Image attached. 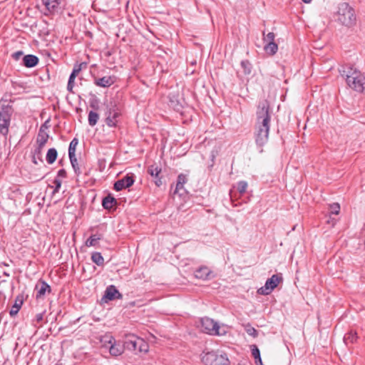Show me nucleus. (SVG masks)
<instances>
[{"instance_id": "f257e3e1", "label": "nucleus", "mask_w": 365, "mask_h": 365, "mask_svg": "<svg viewBox=\"0 0 365 365\" xmlns=\"http://www.w3.org/2000/svg\"><path fill=\"white\" fill-rule=\"evenodd\" d=\"M271 121V107L268 100L259 102L256 110L255 125V143L259 146L264 145L269 139Z\"/></svg>"}, {"instance_id": "f03ea898", "label": "nucleus", "mask_w": 365, "mask_h": 365, "mask_svg": "<svg viewBox=\"0 0 365 365\" xmlns=\"http://www.w3.org/2000/svg\"><path fill=\"white\" fill-rule=\"evenodd\" d=\"M334 16L336 22L348 29H351L356 24L355 10L347 2H341L338 4Z\"/></svg>"}, {"instance_id": "7ed1b4c3", "label": "nucleus", "mask_w": 365, "mask_h": 365, "mask_svg": "<svg viewBox=\"0 0 365 365\" xmlns=\"http://www.w3.org/2000/svg\"><path fill=\"white\" fill-rule=\"evenodd\" d=\"M341 76H346V81L349 86L358 91H364V81L365 78L360 71L356 68L353 65L347 64L339 70Z\"/></svg>"}, {"instance_id": "20e7f679", "label": "nucleus", "mask_w": 365, "mask_h": 365, "mask_svg": "<svg viewBox=\"0 0 365 365\" xmlns=\"http://www.w3.org/2000/svg\"><path fill=\"white\" fill-rule=\"evenodd\" d=\"M201 360L205 365H230L227 354L219 350L204 352Z\"/></svg>"}, {"instance_id": "39448f33", "label": "nucleus", "mask_w": 365, "mask_h": 365, "mask_svg": "<svg viewBox=\"0 0 365 365\" xmlns=\"http://www.w3.org/2000/svg\"><path fill=\"white\" fill-rule=\"evenodd\" d=\"M187 173H180L178 175L175 187L172 192L173 198L178 196L179 198H182V200H186L188 197V192L185 189L184 185L187 183Z\"/></svg>"}, {"instance_id": "423d86ee", "label": "nucleus", "mask_w": 365, "mask_h": 365, "mask_svg": "<svg viewBox=\"0 0 365 365\" xmlns=\"http://www.w3.org/2000/svg\"><path fill=\"white\" fill-rule=\"evenodd\" d=\"M201 326L202 330L210 335L221 336L225 333V331H220V327L217 322L208 317L201 319Z\"/></svg>"}, {"instance_id": "0eeeda50", "label": "nucleus", "mask_w": 365, "mask_h": 365, "mask_svg": "<svg viewBox=\"0 0 365 365\" xmlns=\"http://www.w3.org/2000/svg\"><path fill=\"white\" fill-rule=\"evenodd\" d=\"M125 345L128 349L140 353H146L149 349L148 343L142 338L138 337H133L132 339H128L125 342Z\"/></svg>"}, {"instance_id": "6e6552de", "label": "nucleus", "mask_w": 365, "mask_h": 365, "mask_svg": "<svg viewBox=\"0 0 365 365\" xmlns=\"http://www.w3.org/2000/svg\"><path fill=\"white\" fill-rule=\"evenodd\" d=\"M283 281L282 274H273L270 278L267 279L264 286L261 287L258 292L263 295L269 294L277 286Z\"/></svg>"}, {"instance_id": "1a4fd4ad", "label": "nucleus", "mask_w": 365, "mask_h": 365, "mask_svg": "<svg viewBox=\"0 0 365 365\" xmlns=\"http://www.w3.org/2000/svg\"><path fill=\"white\" fill-rule=\"evenodd\" d=\"M166 95L169 99L170 106L174 110H179L182 108V106L179 101V93L177 88L170 86Z\"/></svg>"}, {"instance_id": "9d476101", "label": "nucleus", "mask_w": 365, "mask_h": 365, "mask_svg": "<svg viewBox=\"0 0 365 365\" xmlns=\"http://www.w3.org/2000/svg\"><path fill=\"white\" fill-rule=\"evenodd\" d=\"M120 113L115 106H112L106 113V124L110 127H114L118 123L117 118L120 116Z\"/></svg>"}, {"instance_id": "9b49d317", "label": "nucleus", "mask_w": 365, "mask_h": 365, "mask_svg": "<svg viewBox=\"0 0 365 365\" xmlns=\"http://www.w3.org/2000/svg\"><path fill=\"white\" fill-rule=\"evenodd\" d=\"M134 182V179L132 175H127L122 179L116 181L114 184V189L116 191L122 190L123 189L130 187Z\"/></svg>"}, {"instance_id": "f8f14e48", "label": "nucleus", "mask_w": 365, "mask_h": 365, "mask_svg": "<svg viewBox=\"0 0 365 365\" xmlns=\"http://www.w3.org/2000/svg\"><path fill=\"white\" fill-rule=\"evenodd\" d=\"M48 134L43 129V126L40 128L39 132L37 135L36 143L38 144L36 152L40 153L42 148L44 147L48 139Z\"/></svg>"}, {"instance_id": "ddd939ff", "label": "nucleus", "mask_w": 365, "mask_h": 365, "mask_svg": "<svg viewBox=\"0 0 365 365\" xmlns=\"http://www.w3.org/2000/svg\"><path fill=\"white\" fill-rule=\"evenodd\" d=\"M212 271L206 266H202L197 268L195 272V277L197 279L207 280L211 278Z\"/></svg>"}, {"instance_id": "4468645a", "label": "nucleus", "mask_w": 365, "mask_h": 365, "mask_svg": "<svg viewBox=\"0 0 365 365\" xmlns=\"http://www.w3.org/2000/svg\"><path fill=\"white\" fill-rule=\"evenodd\" d=\"M36 289L37 299L44 298L46 293L51 291V287L45 281H40L36 286Z\"/></svg>"}, {"instance_id": "2eb2a0df", "label": "nucleus", "mask_w": 365, "mask_h": 365, "mask_svg": "<svg viewBox=\"0 0 365 365\" xmlns=\"http://www.w3.org/2000/svg\"><path fill=\"white\" fill-rule=\"evenodd\" d=\"M103 297L108 300H113L116 298H122V294L118 292L114 285H110L106 288Z\"/></svg>"}, {"instance_id": "dca6fc26", "label": "nucleus", "mask_w": 365, "mask_h": 365, "mask_svg": "<svg viewBox=\"0 0 365 365\" xmlns=\"http://www.w3.org/2000/svg\"><path fill=\"white\" fill-rule=\"evenodd\" d=\"M14 112L13 108L11 105H1L0 106V119L7 120L11 121V115Z\"/></svg>"}, {"instance_id": "f3484780", "label": "nucleus", "mask_w": 365, "mask_h": 365, "mask_svg": "<svg viewBox=\"0 0 365 365\" xmlns=\"http://www.w3.org/2000/svg\"><path fill=\"white\" fill-rule=\"evenodd\" d=\"M23 304H24V297H23V295L19 294L16 297L14 304L11 307V309L9 312L10 316L12 317H15L19 312Z\"/></svg>"}, {"instance_id": "a211bd4d", "label": "nucleus", "mask_w": 365, "mask_h": 365, "mask_svg": "<svg viewBox=\"0 0 365 365\" xmlns=\"http://www.w3.org/2000/svg\"><path fill=\"white\" fill-rule=\"evenodd\" d=\"M114 78L110 76L95 78L94 83L100 87H109L114 83Z\"/></svg>"}, {"instance_id": "6ab92c4d", "label": "nucleus", "mask_w": 365, "mask_h": 365, "mask_svg": "<svg viewBox=\"0 0 365 365\" xmlns=\"http://www.w3.org/2000/svg\"><path fill=\"white\" fill-rule=\"evenodd\" d=\"M165 54L167 56V58L165 56L161 55V72H164L165 71H168L170 69H172L173 61L172 60V56L168 54L167 51H164Z\"/></svg>"}, {"instance_id": "aec40b11", "label": "nucleus", "mask_w": 365, "mask_h": 365, "mask_svg": "<svg viewBox=\"0 0 365 365\" xmlns=\"http://www.w3.org/2000/svg\"><path fill=\"white\" fill-rule=\"evenodd\" d=\"M38 61V58L36 56L32 54L26 55L23 58V64L27 68H32L36 66Z\"/></svg>"}, {"instance_id": "412c9836", "label": "nucleus", "mask_w": 365, "mask_h": 365, "mask_svg": "<svg viewBox=\"0 0 365 365\" xmlns=\"http://www.w3.org/2000/svg\"><path fill=\"white\" fill-rule=\"evenodd\" d=\"M40 1L47 12L50 14L54 12L59 4L58 0H40Z\"/></svg>"}, {"instance_id": "4be33fe9", "label": "nucleus", "mask_w": 365, "mask_h": 365, "mask_svg": "<svg viewBox=\"0 0 365 365\" xmlns=\"http://www.w3.org/2000/svg\"><path fill=\"white\" fill-rule=\"evenodd\" d=\"M117 205V200L110 195L103 198L102 202L103 207L106 210H110Z\"/></svg>"}, {"instance_id": "5701e85b", "label": "nucleus", "mask_w": 365, "mask_h": 365, "mask_svg": "<svg viewBox=\"0 0 365 365\" xmlns=\"http://www.w3.org/2000/svg\"><path fill=\"white\" fill-rule=\"evenodd\" d=\"M358 339L357 333L356 331L351 330L348 333H346L344 336V341L346 345L349 343L353 344Z\"/></svg>"}, {"instance_id": "b1692460", "label": "nucleus", "mask_w": 365, "mask_h": 365, "mask_svg": "<svg viewBox=\"0 0 365 365\" xmlns=\"http://www.w3.org/2000/svg\"><path fill=\"white\" fill-rule=\"evenodd\" d=\"M252 355L255 358L256 365H263L260 356V351L257 345L253 344L251 346Z\"/></svg>"}, {"instance_id": "393cba45", "label": "nucleus", "mask_w": 365, "mask_h": 365, "mask_svg": "<svg viewBox=\"0 0 365 365\" xmlns=\"http://www.w3.org/2000/svg\"><path fill=\"white\" fill-rule=\"evenodd\" d=\"M148 173L152 177H154L156 180H155V184L157 187L160 186V183L158 182V177L160 174V169L156 165H152L148 168Z\"/></svg>"}, {"instance_id": "a878e982", "label": "nucleus", "mask_w": 365, "mask_h": 365, "mask_svg": "<svg viewBox=\"0 0 365 365\" xmlns=\"http://www.w3.org/2000/svg\"><path fill=\"white\" fill-rule=\"evenodd\" d=\"M113 340H114V339L110 337L109 340V343L111 344L109 348L110 353L113 356H119L123 352V347L120 345L112 344Z\"/></svg>"}, {"instance_id": "bb28decb", "label": "nucleus", "mask_w": 365, "mask_h": 365, "mask_svg": "<svg viewBox=\"0 0 365 365\" xmlns=\"http://www.w3.org/2000/svg\"><path fill=\"white\" fill-rule=\"evenodd\" d=\"M264 50L267 53L273 56L277 52L278 46L275 42H268L265 43Z\"/></svg>"}, {"instance_id": "cd10ccee", "label": "nucleus", "mask_w": 365, "mask_h": 365, "mask_svg": "<svg viewBox=\"0 0 365 365\" xmlns=\"http://www.w3.org/2000/svg\"><path fill=\"white\" fill-rule=\"evenodd\" d=\"M57 150L55 148L48 149L46 153V161L48 164H53L57 158Z\"/></svg>"}, {"instance_id": "c85d7f7f", "label": "nucleus", "mask_w": 365, "mask_h": 365, "mask_svg": "<svg viewBox=\"0 0 365 365\" xmlns=\"http://www.w3.org/2000/svg\"><path fill=\"white\" fill-rule=\"evenodd\" d=\"M10 123V120L0 119V133L1 135L4 136L7 135Z\"/></svg>"}, {"instance_id": "c756f323", "label": "nucleus", "mask_w": 365, "mask_h": 365, "mask_svg": "<svg viewBox=\"0 0 365 365\" xmlns=\"http://www.w3.org/2000/svg\"><path fill=\"white\" fill-rule=\"evenodd\" d=\"M91 259L93 262L98 266H102L104 264V259L102 255L98 252H95L92 254Z\"/></svg>"}, {"instance_id": "7c9ffc66", "label": "nucleus", "mask_w": 365, "mask_h": 365, "mask_svg": "<svg viewBox=\"0 0 365 365\" xmlns=\"http://www.w3.org/2000/svg\"><path fill=\"white\" fill-rule=\"evenodd\" d=\"M243 327L248 335L252 336L253 338H256L258 336V331L250 323L243 324Z\"/></svg>"}, {"instance_id": "2f4dec72", "label": "nucleus", "mask_w": 365, "mask_h": 365, "mask_svg": "<svg viewBox=\"0 0 365 365\" xmlns=\"http://www.w3.org/2000/svg\"><path fill=\"white\" fill-rule=\"evenodd\" d=\"M241 66L243 69V72L245 75H250L252 72V66L250 61L243 60L241 61Z\"/></svg>"}, {"instance_id": "473e14b6", "label": "nucleus", "mask_w": 365, "mask_h": 365, "mask_svg": "<svg viewBox=\"0 0 365 365\" xmlns=\"http://www.w3.org/2000/svg\"><path fill=\"white\" fill-rule=\"evenodd\" d=\"M78 144V140L76 138H74L70 143L68 148V156L71 157L76 155V146Z\"/></svg>"}, {"instance_id": "72a5a7b5", "label": "nucleus", "mask_w": 365, "mask_h": 365, "mask_svg": "<svg viewBox=\"0 0 365 365\" xmlns=\"http://www.w3.org/2000/svg\"><path fill=\"white\" fill-rule=\"evenodd\" d=\"M101 239L100 235H93L86 241V245L87 247L96 246Z\"/></svg>"}, {"instance_id": "f704fd0d", "label": "nucleus", "mask_w": 365, "mask_h": 365, "mask_svg": "<svg viewBox=\"0 0 365 365\" xmlns=\"http://www.w3.org/2000/svg\"><path fill=\"white\" fill-rule=\"evenodd\" d=\"M99 118V115L97 113L91 110L88 113V123L91 126H94Z\"/></svg>"}, {"instance_id": "c9c22d12", "label": "nucleus", "mask_w": 365, "mask_h": 365, "mask_svg": "<svg viewBox=\"0 0 365 365\" xmlns=\"http://www.w3.org/2000/svg\"><path fill=\"white\" fill-rule=\"evenodd\" d=\"M43 316H44V312L37 314L35 316V318L32 321V324L36 328H40L41 327V323L43 321Z\"/></svg>"}, {"instance_id": "e433bc0d", "label": "nucleus", "mask_w": 365, "mask_h": 365, "mask_svg": "<svg viewBox=\"0 0 365 365\" xmlns=\"http://www.w3.org/2000/svg\"><path fill=\"white\" fill-rule=\"evenodd\" d=\"M69 158H70V161H71V165L74 170L75 173L76 174V175L78 176L81 174V170H80V168L78 167V161L76 158V155L72 156V158L69 157Z\"/></svg>"}, {"instance_id": "4c0bfd02", "label": "nucleus", "mask_w": 365, "mask_h": 365, "mask_svg": "<svg viewBox=\"0 0 365 365\" xmlns=\"http://www.w3.org/2000/svg\"><path fill=\"white\" fill-rule=\"evenodd\" d=\"M247 188V182L244 180H241L237 182V190L240 194H243L245 192Z\"/></svg>"}, {"instance_id": "58836bf2", "label": "nucleus", "mask_w": 365, "mask_h": 365, "mask_svg": "<svg viewBox=\"0 0 365 365\" xmlns=\"http://www.w3.org/2000/svg\"><path fill=\"white\" fill-rule=\"evenodd\" d=\"M340 211V205L339 203H333L329 205V214L338 215Z\"/></svg>"}, {"instance_id": "ea45409f", "label": "nucleus", "mask_w": 365, "mask_h": 365, "mask_svg": "<svg viewBox=\"0 0 365 365\" xmlns=\"http://www.w3.org/2000/svg\"><path fill=\"white\" fill-rule=\"evenodd\" d=\"M262 35L263 41L265 43L268 42H274L275 34L273 32H269L266 36L264 32H263Z\"/></svg>"}, {"instance_id": "a19ab883", "label": "nucleus", "mask_w": 365, "mask_h": 365, "mask_svg": "<svg viewBox=\"0 0 365 365\" xmlns=\"http://www.w3.org/2000/svg\"><path fill=\"white\" fill-rule=\"evenodd\" d=\"M61 180H59V179H57L56 178L54 180H53V184L55 185V187L53 190V194L54 195L55 193H57L59 192V190L61 187Z\"/></svg>"}, {"instance_id": "79ce46f5", "label": "nucleus", "mask_w": 365, "mask_h": 365, "mask_svg": "<svg viewBox=\"0 0 365 365\" xmlns=\"http://www.w3.org/2000/svg\"><path fill=\"white\" fill-rule=\"evenodd\" d=\"M83 63H81V64H76L73 67V71H72V74H74L75 76H78V74L80 73V71H81V66Z\"/></svg>"}, {"instance_id": "37998d69", "label": "nucleus", "mask_w": 365, "mask_h": 365, "mask_svg": "<svg viewBox=\"0 0 365 365\" xmlns=\"http://www.w3.org/2000/svg\"><path fill=\"white\" fill-rule=\"evenodd\" d=\"M24 53L21 51H18L12 54V57L16 61H18L20 59V58L23 56Z\"/></svg>"}, {"instance_id": "c03bdc74", "label": "nucleus", "mask_w": 365, "mask_h": 365, "mask_svg": "<svg viewBox=\"0 0 365 365\" xmlns=\"http://www.w3.org/2000/svg\"><path fill=\"white\" fill-rule=\"evenodd\" d=\"M215 157H216V155H215V152L212 151V153L210 154V159H211V161H212V164L208 166V168L210 169H211L213 167V165H214V161H215Z\"/></svg>"}, {"instance_id": "a18cd8bd", "label": "nucleus", "mask_w": 365, "mask_h": 365, "mask_svg": "<svg viewBox=\"0 0 365 365\" xmlns=\"http://www.w3.org/2000/svg\"><path fill=\"white\" fill-rule=\"evenodd\" d=\"M58 177L66 178V171L64 169H61L58 171Z\"/></svg>"}, {"instance_id": "49530a36", "label": "nucleus", "mask_w": 365, "mask_h": 365, "mask_svg": "<svg viewBox=\"0 0 365 365\" xmlns=\"http://www.w3.org/2000/svg\"><path fill=\"white\" fill-rule=\"evenodd\" d=\"M73 86H74V83H71L70 81L68 82V85H67V89L68 91H72V89L73 88Z\"/></svg>"}, {"instance_id": "de8ad7c7", "label": "nucleus", "mask_w": 365, "mask_h": 365, "mask_svg": "<svg viewBox=\"0 0 365 365\" xmlns=\"http://www.w3.org/2000/svg\"><path fill=\"white\" fill-rule=\"evenodd\" d=\"M76 77V76H75L74 74L71 73L69 79H68V81H70L71 83H74Z\"/></svg>"}, {"instance_id": "09e8293b", "label": "nucleus", "mask_w": 365, "mask_h": 365, "mask_svg": "<svg viewBox=\"0 0 365 365\" xmlns=\"http://www.w3.org/2000/svg\"><path fill=\"white\" fill-rule=\"evenodd\" d=\"M302 1L306 4H309L312 1V0H302Z\"/></svg>"}]
</instances>
